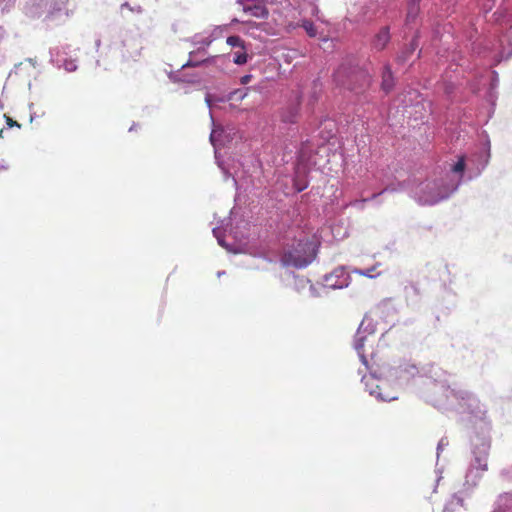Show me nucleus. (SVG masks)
Masks as SVG:
<instances>
[{
  "label": "nucleus",
  "instance_id": "1",
  "mask_svg": "<svg viewBox=\"0 0 512 512\" xmlns=\"http://www.w3.org/2000/svg\"><path fill=\"white\" fill-rule=\"evenodd\" d=\"M444 376V371L432 364L418 370L426 401L443 412L466 415L473 423L471 439L490 438L491 424L486 406L473 393L448 385Z\"/></svg>",
  "mask_w": 512,
  "mask_h": 512
},
{
  "label": "nucleus",
  "instance_id": "2",
  "mask_svg": "<svg viewBox=\"0 0 512 512\" xmlns=\"http://www.w3.org/2000/svg\"><path fill=\"white\" fill-rule=\"evenodd\" d=\"M466 161L464 156L448 164L445 171L434 173L418 185V203L434 205L448 199L457 191L465 176Z\"/></svg>",
  "mask_w": 512,
  "mask_h": 512
},
{
  "label": "nucleus",
  "instance_id": "3",
  "mask_svg": "<svg viewBox=\"0 0 512 512\" xmlns=\"http://www.w3.org/2000/svg\"><path fill=\"white\" fill-rule=\"evenodd\" d=\"M495 21L499 27L496 32L506 30L496 43L486 42L483 48H473L477 54L490 57L496 63L506 60L512 56V19L506 12L494 13Z\"/></svg>",
  "mask_w": 512,
  "mask_h": 512
},
{
  "label": "nucleus",
  "instance_id": "4",
  "mask_svg": "<svg viewBox=\"0 0 512 512\" xmlns=\"http://www.w3.org/2000/svg\"><path fill=\"white\" fill-rule=\"evenodd\" d=\"M490 450V438H472V460L465 474L463 489L460 493L469 496L478 485L483 473L488 470V455Z\"/></svg>",
  "mask_w": 512,
  "mask_h": 512
},
{
  "label": "nucleus",
  "instance_id": "5",
  "mask_svg": "<svg viewBox=\"0 0 512 512\" xmlns=\"http://www.w3.org/2000/svg\"><path fill=\"white\" fill-rule=\"evenodd\" d=\"M335 82L349 90L357 91L370 85L369 74L350 64H341L334 73Z\"/></svg>",
  "mask_w": 512,
  "mask_h": 512
},
{
  "label": "nucleus",
  "instance_id": "6",
  "mask_svg": "<svg viewBox=\"0 0 512 512\" xmlns=\"http://www.w3.org/2000/svg\"><path fill=\"white\" fill-rule=\"evenodd\" d=\"M374 355L371 357V365L366 367L370 373L362 377V382L365 385L366 390L370 395L375 396L377 399L382 401H391L397 398L395 391H388L383 393V389L388 388V382L386 380L379 379L377 374H382L379 366L375 367Z\"/></svg>",
  "mask_w": 512,
  "mask_h": 512
},
{
  "label": "nucleus",
  "instance_id": "7",
  "mask_svg": "<svg viewBox=\"0 0 512 512\" xmlns=\"http://www.w3.org/2000/svg\"><path fill=\"white\" fill-rule=\"evenodd\" d=\"M311 243L300 240L291 249L284 252L282 261L287 266L303 268L312 261L310 254Z\"/></svg>",
  "mask_w": 512,
  "mask_h": 512
},
{
  "label": "nucleus",
  "instance_id": "8",
  "mask_svg": "<svg viewBox=\"0 0 512 512\" xmlns=\"http://www.w3.org/2000/svg\"><path fill=\"white\" fill-rule=\"evenodd\" d=\"M351 277L347 270L340 266L323 278V286L329 289H343L349 286Z\"/></svg>",
  "mask_w": 512,
  "mask_h": 512
},
{
  "label": "nucleus",
  "instance_id": "9",
  "mask_svg": "<svg viewBox=\"0 0 512 512\" xmlns=\"http://www.w3.org/2000/svg\"><path fill=\"white\" fill-rule=\"evenodd\" d=\"M390 41V33L388 27H383L381 30L376 34L374 40H373V47L376 50H383L388 42Z\"/></svg>",
  "mask_w": 512,
  "mask_h": 512
},
{
  "label": "nucleus",
  "instance_id": "10",
  "mask_svg": "<svg viewBox=\"0 0 512 512\" xmlns=\"http://www.w3.org/2000/svg\"><path fill=\"white\" fill-rule=\"evenodd\" d=\"M365 337L362 335L361 331L358 330L355 339H354V348L357 351L362 363L365 365V367H368L369 361L367 360L365 354H364V342Z\"/></svg>",
  "mask_w": 512,
  "mask_h": 512
},
{
  "label": "nucleus",
  "instance_id": "11",
  "mask_svg": "<svg viewBox=\"0 0 512 512\" xmlns=\"http://www.w3.org/2000/svg\"><path fill=\"white\" fill-rule=\"evenodd\" d=\"M244 12L249 13L251 16L256 18H266L268 15V10L262 3L255 5H245Z\"/></svg>",
  "mask_w": 512,
  "mask_h": 512
},
{
  "label": "nucleus",
  "instance_id": "12",
  "mask_svg": "<svg viewBox=\"0 0 512 512\" xmlns=\"http://www.w3.org/2000/svg\"><path fill=\"white\" fill-rule=\"evenodd\" d=\"M493 512H512V494L501 495Z\"/></svg>",
  "mask_w": 512,
  "mask_h": 512
},
{
  "label": "nucleus",
  "instance_id": "13",
  "mask_svg": "<svg viewBox=\"0 0 512 512\" xmlns=\"http://www.w3.org/2000/svg\"><path fill=\"white\" fill-rule=\"evenodd\" d=\"M462 493H457L447 502L443 512H455L458 508L464 507V498L461 496Z\"/></svg>",
  "mask_w": 512,
  "mask_h": 512
},
{
  "label": "nucleus",
  "instance_id": "14",
  "mask_svg": "<svg viewBox=\"0 0 512 512\" xmlns=\"http://www.w3.org/2000/svg\"><path fill=\"white\" fill-rule=\"evenodd\" d=\"M393 86H394V80H393V75H392L391 69L389 66H386L382 73V83H381L382 90L385 91L386 93H388L392 90Z\"/></svg>",
  "mask_w": 512,
  "mask_h": 512
},
{
  "label": "nucleus",
  "instance_id": "15",
  "mask_svg": "<svg viewBox=\"0 0 512 512\" xmlns=\"http://www.w3.org/2000/svg\"><path fill=\"white\" fill-rule=\"evenodd\" d=\"M413 370H414V365L405 366V367L400 366L396 371V377L401 380L409 381V380L413 379V377H414Z\"/></svg>",
  "mask_w": 512,
  "mask_h": 512
},
{
  "label": "nucleus",
  "instance_id": "16",
  "mask_svg": "<svg viewBox=\"0 0 512 512\" xmlns=\"http://www.w3.org/2000/svg\"><path fill=\"white\" fill-rule=\"evenodd\" d=\"M300 26L306 31V33L309 37L317 36V28L315 27L313 22H311L309 20H303L301 22Z\"/></svg>",
  "mask_w": 512,
  "mask_h": 512
},
{
  "label": "nucleus",
  "instance_id": "17",
  "mask_svg": "<svg viewBox=\"0 0 512 512\" xmlns=\"http://www.w3.org/2000/svg\"><path fill=\"white\" fill-rule=\"evenodd\" d=\"M247 59L248 55L246 53L245 47L234 53L233 62L237 65L245 64L247 62Z\"/></svg>",
  "mask_w": 512,
  "mask_h": 512
},
{
  "label": "nucleus",
  "instance_id": "18",
  "mask_svg": "<svg viewBox=\"0 0 512 512\" xmlns=\"http://www.w3.org/2000/svg\"><path fill=\"white\" fill-rule=\"evenodd\" d=\"M227 44L233 48H244V41L239 36H229L226 40Z\"/></svg>",
  "mask_w": 512,
  "mask_h": 512
},
{
  "label": "nucleus",
  "instance_id": "19",
  "mask_svg": "<svg viewBox=\"0 0 512 512\" xmlns=\"http://www.w3.org/2000/svg\"><path fill=\"white\" fill-rule=\"evenodd\" d=\"M376 269H377V266H373L368 269H356L355 273H357L361 276L373 278V277H375V275L373 273L376 271Z\"/></svg>",
  "mask_w": 512,
  "mask_h": 512
},
{
  "label": "nucleus",
  "instance_id": "20",
  "mask_svg": "<svg viewBox=\"0 0 512 512\" xmlns=\"http://www.w3.org/2000/svg\"><path fill=\"white\" fill-rule=\"evenodd\" d=\"M494 5V0H484V2L482 3V9L485 11V12H488L491 10V8L493 7Z\"/></svg>",
  "mask_w": 512,
  "mask_h": 512
},
{
  "label": "nucleus",
  "instance_id": "21",
  "mask_svg": "<svg viewBox=\"0 0 512 512\" xmlns=\"http://www.w3.org/2000/svg\"><path fill=\"white\" fill-rule=\"evenodd\" d=\"M210 61V59H203L201 61H193V60H189L186 64L183 65V67H188V66H198L200 65L201 63H205V62H208Z\"/></svg>",
  "mask_w": 512,
  "mask_h": 512
},
{
  "label": "nucleus",
  "instance_id": "22",
  "mask_svg": "<svg viewBox=\"0 0 512 512\" xmlns=\"http://www.w3.org/2000/svg\"><path fill=\"white\" fill-rule=\"evenodd\" d=\"M447 444H448V443H447V442H445V439H441V440L439 441L438 446H437V456H438V457H439V453H440V451H441V450L443 449V447H444L445 445H447Z\"/></svg>",
  "mask_w": 512,
  "mask_h": 512
},
{
  "label": "nucleus",
  "instance_id": "23",
  "mask_svg": "<svg viewBox=\"0 0 512 512\" xmlns=\"http://www.w3.org/2000/svg\"><path fill=\"white\" fill-rule=\"evenodd\" d=\"M9 170V167L5 164H0V177L4 176Z\"/></svg>",
  "mask_w": 512,
  "mask_h": 512
},
{
  "label": "nucleus",
  "instance_id": "24",
  "mask_svg": "<svg viewBox=\"0 0 512 512\" xmlns=\"http://www.w3.org/2000/svg\"><path fill=\"white\" fill-rule=\"evenodd\" d=\"M493 74V79H492V83H491V89L495 88L497 86V82H498V75L496 72H492Z\"/></svg>",
  "mask_w": 512,
  "mask_h": 512
},
{
  "label": "nucleus",
  "instance_id": "25",
  "mask_svg": "<svg viewBox=\"0 0 512 512\" xmlns=\"http://www.w3.org/2000/svg\"><path fill=\"white\" fill-rule=\"evenodd\" d=\"M441 479V476L440 475H437L435 480H434V483L432 485V492H435L436 489H437V486H438V482L440 481Z\"/></svg>",
  "mask_w": 512,
  "mask_h": 512
},
{
  "label": "nucleus",
  "instance_id": "26",
  "mask_svg": "<svg viewBox=\"0 0 512 512\" xmlns=\"http://www.w3.org/2000/svg\"><path fill=\"white\" fill-rule=\"evenodd\" d=\"M252 76L251 75H244L242 78H241V83L242 84H247L250 82Z\"/></svg>",
  "mask_w": 512,
  "mask_h": 512
},
{
  "label": "nucleus",
  "instance_id": "27",
  "mask_svg": "<svg viewBox=\"0 0 512 512\" xmlns=\"http://www.w3.org/2000/svg\"><path fill=\"white\" fill-rule=\"evenodd\" d=\"M211 42H212V40H209V39H206V40L202 41V43H203L204 45H207V46H208V45H210V44H211Z\"/></svg>",
  "mask_w": 512,
  "mask_h": 512
},
{
  "label": "nucleus",
  "instance_id": "28",
  "mask_svg": "<svg viewBox=\"0 0 512 512\" xmlns=\"http://www.w3.org/2000/svg\"><path fill=\"white\" fill-rule=\"evenodd\" d=\"M389 390H390V391H394V390L390 387V385L388 384V388L383 389V393H388V391H389Z\"/></svg>",
  "mask_w": 512,
  "mask_h": 512
},
{
  "label": "nucleus",
  "instance_id": "29",
  "mask_svg": "<svg viewBox=\"0 0 512 512\" xmlns=\"http://www.w3.org/2000/svg\"><path fill=\"white\" fill-rule=\"evenodd\" d=\"M285 121L294 122L295 120H294V117H291L289 119H285Z\"/></svg>",
  "mask_w": 512,
  "mask_h": 512
},
{
  "label": "nucleus",
  "instance_id": "30",
  "mask_svg": "<svg viewBox=\"0 0 512 512\" xmlns=\"http://www.w3.org/2000/svg\"><path fill=\"white\" fill-rule=\"evenodd\" d=\"M309 290H310V292L313 294V292H314V288H313V286H312V285H310V286H309Z\"/></svg>",
  "mask_w": 512,
  "mask_h": 512
},
{
  "label": "nucleus",
  "instance_id": "31",
  "mask_svg": "<svg viewBox=\"0 0 512 512\" xmlns=\"http://www.w3.org/2000/svg\"><path fill=\"white\" fill-rule=\"evenodd\" d=\"M378 195H379V194H373L371 198H372V199H375Z\"/></svg>",
  "mask_w": 512,
  "mask_h": 512
},
{
  "label": "nucleus",
  "instance_id": "32",
  "mask_svg": "<svg viewBox=\"0 0 512 512\" xmlns=\"http://www.w3.org/2000/svg\"><path fill=\"white\" fill-rule=\"evenodd\" d=\"M303 189H304L303 187H301V188H297V190H298L299 192H300V191H302Z\"/></svg>",
  "mask_w": 512,
  "mask_h": 512
}]
</instances>
